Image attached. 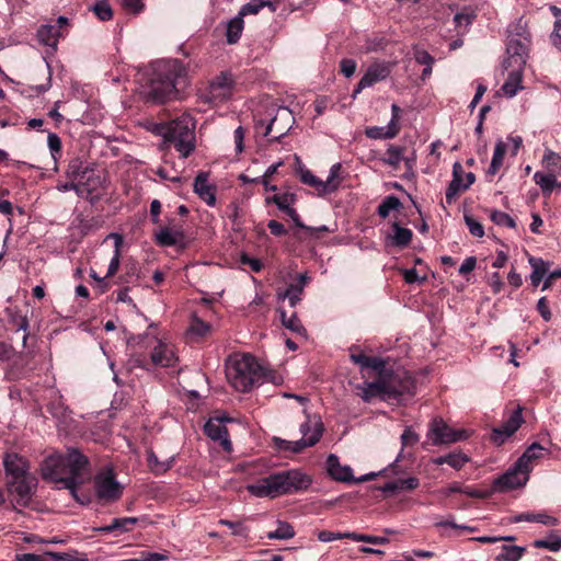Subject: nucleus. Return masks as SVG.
I'll return each mask as SVG.
<instances>
[{"label":"nucleus","mask_w":561,"mask_h":561,"mask_svg":"<svg viewBox=\"0 0 561 561\" xmlns=\"http://www.w3.org/2000/svg\"><path fill=\"white\" fill-rule=\"evenodd\" d=\"M8 491L16 505L26 507L37 486V479L35 476H26L20 479L8 480Z\"/></svg>","instance_id":"10"},{"label":"nucleus","mask_w":561,"mask_h":561,"mask_svg":"<svg viewBox=\"0 0 561 561\" xmlns=\"http://www.w3.org/2000/svg\"><path fill=\"white\" fill-rule=\"evenodd\" d=\"M194 192L203 199L208 206H215L216 196H215V186L208 183V174L205 172H199L193 185Z\"/></svg>","instance_id":"22"},{"label":"nucleus","mask_w":561,"mask_h":561,"mask_svg":"<svg viewBox=\"0 0 561 561\" xmlns=\"http://www.w3.org/2000/svg\"><path fill=\"white\" fill-rule=\"evenodd\" d=\"M523 422L522 408L518 407L502 426L493 428L491 434L492 443L501 446L520 427Z\"/></svg>","instance_id":"14"},{"label":"nucleus","mask_w":561,"mask_h":561,"mask_svg":"<svg viewBox=\"0 0 561 561\" xmlns=\"http://www.w3.org/2000/svg\"><path fill=\"white\" fill-rule=\"evenodd\" d=\"M507 147L506 144L502 140L496 141L493 157L488 169L489 175H495L501 167L503 165L504 156L506 153Z\"/></svg>","instance_id":"33"},{"label":"nucleus","mask_w":561,"mask_h":561,"mask_svg":"<svg viewBox=\"0 0 561 561\" xmlns=\"http://www.w3.org/2000/svg\"><path fill=\"white\" fill-rule=\"evenodd\" d=\"M523 68H518L511 71L507 80L502 85V90L504 94L508 98H513L516 93L523 89L522 80H523Z\"/></svg>","instance_id":"27"},{"label":"nucleus","mask_w":561,"mask_h":561,"mask_svg":"<svg viewBox=\"0 0 561 561\" xmlns=\"http://www.w3.org/2000/svg\"><path fill=\"white\" fill-rule=\"evenodd\" d=\"M352 540L358 542H368L373 545H385L389 542V539L387 537L363 535L357 533H354V536H352Z\"/></svg>","instance_id":"56"},{"label":"nucleus","mask_w":561,"mask_h":561,"mask_svg":"<svg viewBox=\"0 0 561 561\" xmlns=\"http://www.w3.org/2000/svg\"><path fill=\"white\" fill-rule=\"evenodd\" d=\"M474 16L472 12H459L455 15L454 21L457 26H468L472 23Z\"/></svg>","instance_id":"64"},{"label":"nucleus","mask_w":561,"mask_h":561,"mask_svg":"<svg viewBox=\"0 0 561 561\" xmlns=\"http://www.w3.org/2000/svg\"><path fill=\"white\" fill-rule=\"evenodd\" d=\"M138 522V518L136 517H123V518H115L112 520L110 525L100 527L98 531L100 533H113L118 531L119 534L127 533L131 529L134 525H136Z\"/></svg>","instance_id":"30"},{"label":"nucleus","mask_w":561,"mask_h":561,"mask_svg":"<svg viewBox=\"0 0 561 561\" xmlns=\"http://www.w3.org/2000/svg\"><path fill=\"white\" fill-rule=\"evenodd\" d=\"M294 124V116L287 107H279L274 117L266 124L262 121L255 123V128L259 130L264 127L263 136H271L272 140H279L284 137Z\"/></svg>","instance_id":"9"},{"label":"nucleus","mask_w":561,"mask_h":561,"mask_svg":"<svg viewBox=\"0 0 561 561\" xmlns=\"http://www.w3.org/2000/svg\"><path fill=\"white\" fill-rule=\"evenodd\" d=\"M150 358L153 365L160 367H173L178 362L173 347L161 340H157Z\"/></svg>","instance_id":"17"},{"label":"nucleus","mask_w":561,"mask_h":561,"mask_svg":"<svg viewBox=\"0 0 561 561\" xmlns=\"http://www.w3.org/2000/svg\"><path fill=\"white\" fill-rule=\"evenodd\" d=\"M280 320L282 324L298 334H304L306 332L304 325L301 324L300 320L298 319L296 313H293L290 317H287L286 312L284 310H280Z\"/></svg>","instance_id":"47"},{"label":"nucleus","mask_w":561,"mask_h":561,"mask_svg":"<svg viewBox=\"0 0 561 561\" xmlns=\"http://www.w3.org/2000/svg\"><path fill=\"white\" fill-rule=\"evenodd\" d=\"M300 181L304 184L313 187L318 192V195H327L325 185L323 184V181L313 175L311 171L300 168Z\"/></svg>","instance_id":"43"},{"label":"nucleus","mask_w":561,"mask_h":561,"mask_svg":"<svg viewBox=\"0 0 561 561\" xmlns=\"http://www.w3.org/2000/svg\"><path fill=\"white\" fill-rule=\"evenodd\" d=\"M390 66L389 64H373L367 69L366 73L362 77L356 88L353 91V96L355 98L358 93H360L364 89L374 85L375 83L385 80L390 75Z\"/></svg>","instance_id":"15"},{"label":"nucleus","mask_w":561,"mask_h":561,"mask_svg":"<svg viewBox=\"0 0 561 561\" xmlns=\"http://www.w3.org/2000/svg\"><path fill=\"white\" fill-rule=\"evenodd\" d=\"M463 168L460 162H455L453 165V180L450 181L446 194H445V201L448 205H451L457 196L466 191V188H462V185L465 184L463 181Z\"/></svg>","instance_id":"21"},{"label":"nucleus","mask_w":561,"mask_h":561,"mask_svg":"<svg viewBox=\"0 0 561 561\" xmlns=\"http://www.w3.org/2000/svg\"><path fill=\"white\" fill-rule=\"evenodd\" d=\"M535 548L548 549L552 552L561 550V536L557 531H551L545 539H537L533 542Z\"/></svg>","instance_id":"39"},{"label":"nucleus","mask_w":561,"mask_h":561,"mask_svg":"<svg viewBox=\"0 0 561 561\" xmlns=\"http://www.w3.org/2000/svg\"><path fill=\"white\" fill-rule=\"evenodd\" d=\"M165 141L173 145L182 158H187L195 149V121L191 115H182L171 121L163 131Z\"/></svg>","instance_id":"5"},{"label":"nucleus","mask_w":561,"mask_h":561,"mask_svg":"<svg viewBox=\"0 0 561 561\" xmlns=\"http://www.w3.org/2000/svg\"><path fill=\"white\" fill-rule=\"evenodd\" d=\"M490 219L499 226H506L510 228H515L516 222L515 220L507 215L506 213H503L501 210H492L490 213Z\"/></svg>","instance_id":"53"},{"label":"nucleus","mask_w":561,"mask_h":561,"mask_svg":"<svg viewBox=\"0 0 561 561\" xmlns=\"http://www.w3.org/2000/svg\"><path fill=\"white\" fill-rule=\"evenodd\" d=\"M433 445H443L460 442L467 438L466 431H456L447 425L443 419L436 417L432 421L427 433Z\"/></svg>","instance_id":"11"},{"label":"nucleus","mask_w":561,"mask_h":561,"mask_svg":"<svg viewBox=\"0 0 561 561\" xmlns=\"http://www.w3.org/2000/svg\"><path fill=\"white\" fill-rule=\"evenodd\" d=\"M318 539L321 542H330L337 539H352V536H354V533H334L329 530H321L318 533Z\"/></svg>","instance_id":"54"},{"label":"nucleus","mask_w":561,"mask_h":561,"mask_svg":"<svg viewBox=\"0 0 561 561\" xmlns=\"http://www.w3.org/2000/svg\"><path fill=\"white\" fill-rule=\"evenodd\" d=\"M400 206H401L400 199L394 195H390V196H387L381 202V204L378 206L377 214L381 218H387L389 216L390 211L398 209Z\"/></svg>","instance_id":"48"},{"label":"nucleus","mask_w":561,"mask_h":561,"mask_svg":"<svg viewBox=\"0 0 561 561\" xmlns=\"http://www.w3.org/2000/svg\"><path fill=\"white\" fill-rule=\"evenodd\" d=\"M188 71L180 59L159 61L150 79L147 100L164 103L178 96L188 85Z\"/></svg>","instance_id":"2"},{"label":"nucleus","mask_w":561,"mask_h":561,"mask_svg":"<svg viewBox=\"0 0 561 561\" xmlns=\"http://www.w3.org/2000/svg\"><path fill=\"white\" fill-rule=\"evenodd\" d=\"M266 203H274L277 205L278 209L287 213L288 209H291V205L296 203V194L294 193H284L276 194L272 197L266 198Z\"/></svg>","instance_id":"45"},{"label":"nucleus","mask_w":561,"mask_h":561,"mask_svg":"<svg viewBox=\"0 0 561 561\" xmlns=\"http://www.w3.org/2000/svg\"><path fill=\"white\" fill-rule=\"evenodd\" d=\"M205 433L213 440L219 442L226 451H231L232 444L229 439V434L226 425L219 419H210L205 424Z\"/></svg>","instance_id":"18"},{"label":"nucleus","mask_w":561,"mask_h":561,"mask_svg":"<svg viewBox=\"0 0 561 561\" xmlns=\"http://www.w3.org/2000/svg\"><path fill=\"white\" fill-rule=\"evenodd\" d=\"M528 479L529 474L517 470V465L515 463L506 473L494 480L491 491L492 493L506 492L508 490L520 488L526 484Z\"/></svg>","instance_id":"13"},{"label":"nucleus","mask_w":561,"mask_h":561,"mask_svg":"<svg viewBox=\"0 0 561 561\" xmlns=\"http://www.w3.org/2000/svg\"><path fill=\"white\" fill-rule=\"evenodd\" d=\"M87 170H89V167H83V162L79 158H75L68 164L67 175L79 182V179L83 178Z\"/></svg>","instance_id":"49"},{"label":"nucleus","mask_w":561,"mask_h":561,"mask_svg":"<svg viewBox=\"0 0 561 561\" xmlns=\"http://www.w3.org/2000/svg\"><path fill=\"white\" fill-rule=\"evenodd\" d=\"M400 131V127H396L394 124H388L386 127H367L365 135L370 139H392Z\"/></svg>","instance_id":"31"},{"label":"nucleus","mask_w":561,"mask_h":561,"mask_svg":"<svg viewBox=\"0 0 561 561\" xmlns=\"http://www.w3.org/2000/svg\"><path fill=\"white\" fill-rule=\"evenodd\" d=\"M404 148L389 145L387 149V156L382 157L380 161L387 165H390L392 169L397 170L399 168L400 162L403 159Z\"/></svg>","instance_id":"37"},{"label":"nucleus","mask_w":561,"mask_h":561,"mask_svg":"<svg viewBox=\"0 0 561 561\" xmlns=\"http://www.w3.org/2000/svg\"><path fill=\"white\" fill-rule=\"evenodd\" d=\"M147 463L151 472L154 474H162L167 472L173 463V458L170 457L163 461L159 460L153 451L147 453Z\"/></svg>","instance_id":"34"},{"label":"nucleus","mask_w":561,"mask_h":561,"mask_svg":"<svg viewBox=\"0 0 561 561\" xmlns=\"http://www.w3.org/2000/svg\"><path fill=\"white\" fill-rule=\"evenodd\" d=\"M157 240L161 245L170 247L178 242V236L170 229L164 228L157 234Z\"/></svg>","instance_id":"57"},{"label":"nucleus","mask_w":561,"mask_h":561,"mask_svg":"<svg viewBox=\"0 0 561 561\" xmlns=\"http://www.w3.org/2000/svg\"><path fill=\"white\" fill-rule=\"evenodd\" d=\"M545 450L546 449L540 444L533 443L515 462L517 470L529 474L534 468L533 463L542 457Z\"/></svg>","instance_id":"24"},{"label":"nucleus","mask_w":561,"mask_h":561,"mask_svg":"<svg viewBox=\"0 0 561 561\" xmlns=\"http://www.w3.org/2000/svg\"><path fill=\"white\" fill-rule=\"evenodd\" d=\"M265 7H267L272 12H275L277 9L276 4L271 1L252 0L241 7L238 15L243 20V16L249 14H257Z\"/></svg>","instance_id":"32"},{"label":"nucleus","mask_w":561,"mask_h":561,"mask_svg":"<svg viewBox=\"0 0 561 561\" xmlns=\"http://www.w3.org/2000/svg\"><path fill=\"white\" fill-rule=\"evenodd\" d=\"M107 238H113L115 241V250L114 255L110 262L107 273L105 277H111L115 275L119 267V259H121V247L123 244V237L118 233H111Z\"/></svg>","instance_id":"38"},{"label":"nucleus","mask_w":561,"mask_h":561,"mask_svg":"<svg viewBox=\"0 0 561 561\" xmlns=\"http://www.w3.org/2000/svg\"><path fill=\"white\" fill-rule=\"evenodd\" d=\"M543 163L549 170L561 174V156L558 153L547 149L543 154Z\"/></svg>","instance_id":"50"},{"label":"nucleus","mask_w":561,"mask_h":561,"mask_svg":"<svg viewBox=\"0 0 561 561\" xmlns=\"http://www.w3.org/2000/svg\"><path fill=\"white\" fill-rule=\"evenodd\" d=\"M81 186V195L87 193L88 195L99 193L104 187V176L101 172L89 168L82 179H79Z\"/></svg>","instance_id":"25"},{"label":"nucleus","mask_w":561,"mask_h":561,"mask_svg":"<svg viewBox=\"0 0 561 561\" xmlns=\"http://www.w3.org/2000/svg\"><path fill=\"white\" fill-rule=\"evenodd\" d=\"M7 318L9 320V323L12 324V327L20 331L22 330L24 332L23 334V345L25 346L28 334L26 333L28 321L25 316L21 314L20 311H18L15 308H7L4 310Z\"/></svg>","instance_id":"28"},{"label":"nucleus","mask_w":561,"mask_h":561,"mask_svg":"<svg viewBox=\"0 0 561 561\" xmlns=\"http://www.w3.org/2000/svg\"><path fill=\"white\" fill-rule=\"evenodd\" d=\"M514 523L520 522H530V523H540L547 526H556L558 524V519L553 516H550L546 513H522L512 518Z\"/></svg>","instance_id":"29"},{"label":"nucleus","mask_w":561,"mask_h":561,"mask_svg":"<svg viewBox=\"0 0 561 561\" xmlns=\"http://www.w3.org/2000/svg\"><path fill=\"white\" fill-rule=\"evenodd\" d=\"M94 488L102 503H113L121 499L123 486L116 480L113 469L106 468L94 477Z\"/></svg>","instance_id":"7"},{"label":"nucleus","mask_w":561,"mask_h":561,"mask_svg":"<svg viewBox=\"0 0 561 561\" xmlns=\"http://www.w3.org/2000/svg\"><path fill=\"white\" fill-rule=\"evenodd\" d=\"M526 552L525 547L502 546V552L495 557L496 561H519Z\"/></svg>","instance_id":"36"},{"label":"nucleus","mask_w":561,"mask_h":561,"mask_svg":"<svg viewBox=\"0 0 561 561\" xmlns=\"http://www.w3.org/2000/svg\"><path fill=\"white\" fill-rule=\"evenodd\" d=\"M300 433L302 434V438L296 442L277 438L278 447L284 450L300 453L305 448L316 445L322 436L323 424L317 417H308L306 422L301 423Z\"/></svg>","instance_id":"6"},{"label":"nucleus","mask_w":561,"mask_h":561,"mask_svg":"<svg viewBox=\"0 0 561 561\" xmlns=\"http://www.w3.org/2000/svg\"><path fill=\"white\" fill-rule=\"evenodd\" d=\"M528 263L533 268L531 274L534 275L545 277L549 272L550 263L540 257L530 256Z\"/></svg>","instance_id":"52"},{"label":"nucleus","mask_w":561,"mask_h":561,"mask_svg":"<svg viewBox=\"0 0 561 561\" xmlns=\"http://www.w3.org/2000/svg\"><path fill=\"white\" fill-rule=\"evenodd\" d=\"M306 283L307 276L305 274H300L298 282L289 284L284 293H278V297L280 299H288L290 307H296V305L301 300L300 296Z\"/></svg>","instance_id":"26"},{"label":"nucleus","mask_w":561,"mask_h":561,"mask_svg":"<svg viewBox=\"0 0 561 561\" xmlns=\"http://www.w3.org/2000/svg\"><path fill=\"white\" fill-rule=\"evenodd\" d=\"M3 466L8 480L20 479L32 473L28 471V462L18 454H7L3 459Z\"/></svg>","instance_id":"16"},{"label":"nucleus","mask_w":561,"mask_h":561,"mask_svg":"<svg viewBox=\"0 0 561 561\" xmlns=\"http://www.w3.org/2000/svg\"><path fill=\"white\" fill-rule=\"evenodd\" d=\"M227 378L232 387L241 392H248L255 385L268 379L265 369L250 354L230 362L227 367Z\"/></svg>","instance_id":"4"},{"label":"nucleus","mask_w":561,"mask_h":561,"mask_svg":"<svg viewBox=\"0 0 561 561\" xmlns=\"http://www.w3.org/2000/svg\"><path fill=\"white\" fill-rule=\"evenodd\" d=\"M59 36V30L54 25H42L37 31L38 41L44 45L56 46Z\"/></svg>","instance_id":"35"},{"label":"nucleus","mask_w":561,"mask_h":561,"mask_svg":"<svg viewBox=\"0 0 561 561\" xmlns=\"http://www.w3.org/2000/svg\"><path fill=\"white\" fill-rule=\"evenodd\" d=\"M341 170V163H335L330 168L329 176L323 181V184L325 185V194H331L339 188L342 181L340 176Z\"/></svg>","instance_id":"44"},{"label":"nucleus","mask_w":561,"mask_h":561,"mask_svg":"<svg viewBox=\"0 0 561 561\" xmlns=\"http://www.w3.org/2000/svg\"><path fill=\"white\" fill-rule=\"evenodd\" d=\"M394 482L398 484V493L403 491L415 490L420 485V480L415 477H409L407 479H397Z\"/></svg>","instance_id":"58"},{"label":"nucleus","mask_w":561,"mask_h":561,"mask_svg":"<svg viewBox=\"0 0 561 561\" xmlns=\"http://www.w3.org/2000/svg\"><path fill=\"white\" fill-rule=\"evenodd\" d=\"M232 88V76L221 72L210 81L208 88L201 94V99L204 103L218 105L231 96Z\"/></svg>","instance_id":"8"},{"label":"nucleus","mask_w":561,"mask_h":561,"mask_svg":"<svg viewBox=\"0 0 561 561\" xmlns=\"http://www.w3.org/2000/svg\"><path fill=\"white\" fill-rule=\"evenodd\" d=\"M506 51L508 54V66L515 65L518 68H523L525 66L528 51L526 41L511 38L507 43Z\"/></svg>","instance_id":"20"},{"label":"nucleus","mask_w":561,"mask_h":561,"mask_svg":"<svg viewBox=\"0 0 561 561\" xmlns=\"http://www.w3.org/2000/svg\"><path fill=\"white\" fill-rule=\"evenodd\" d=\"M466 225L470 233L474 237L481 238L484 234L483 226L470 216H465Z\"/></svg>","instance_id":"60"},{"label":"nucleus","mask_w":561,"mask_h":561,"mask_svg":"<svg viewBox=\"0 0 561 561\" xmlns=\"http://www.w3.org/2000/svg\"><path fill=\"white\" fill-rule=\"evenodd\" d=\"M534 181L540 186L545 194H550L557 186L561 187V183H558L554 174H545L542 172H536Z\"/></svg>","instance_id":"40"},{"label":"nucleus","mask_w":561,"mask_h":561,"mask_svg":"<svg viewBox=\"0 0 561 561\" xmlns=\"http://www.w3.org/2000/svg\"><path fill=\"white\" fill-rule=\"evenodd\" d=\"M447 465H449L451 468L456 469V470H459L461 469L465 463L469 460L468 457L463 454H455V453H451V454H448L447 455Z\"/></svg>","instance_id":"59"},{"label":"nucleus","mask_w":561,"mask_h":561,"mask_svg":"<svg viewBox=\"0 0 561 561\" xmlns=\"http://www.w3.org/2000/svg\"><path fill=\"white\" fill-rule=\"evenodd\" d=\"M419 440V435L413 432L410 427H407L401 435L402 446L414 445Z\"/></svg>","instance_id":"63"},{"label":"nucleus","mask_w":561,"mask_h":561,"mask_svg":"<svg viewBox=\"0 0 561 561\" xmlns=\"http://www.w3.org/2000/svg\"><path fill=\"white\" fill-rule=\"evenodd\" d=\"M122 4L125 10L133 14L140 13L145 7L142 0H122Z\"/></svg>","instance_id":"61"},{"label":"nucleus","mask_w":561,"mask_h":561,"mask_svg":"<svg viewBox=\"0 0 561 561\" xmlns=\"http://www.w3.org/2000/svg\"><path fill=\"white\" fill-rule=\"evenodd\" d=\"M92 10L101 21H108L113 18V10L110 3L105 0L98 1L93 5Z\"/></svg>","instance_id":"51"},{"label":"nucleus","mask_w":561,"mask_h":561,"mask_svg":"<svg viewBox=\"0 0 561 561\" xmlns=\"http://www.w3.org/2000/svg\"><path fill=\"white\" fill-rule=\"evenodd\" d=\"M295 536V530H294V527L286 523V522H282V520H278V527L276 530L274 531H270L266 537L268 539H278V540H284V539H290Z\"/></svg>","instance_id":"46"},{"label":"nucleus","mask_w":561,"mask_h":561,"mask_svg":"<svg viewBox=\"0 0 561 561\" xmlns=\"http://www.w3.org/2000/svg\"><path fill=\"white\" fill-rule=\"evenodd\" d=\"M209 330V324L198 318H194L190 325V333L196 336H205Z\"/></svg>","instance_id":"55"},{"label":"nucleus","mask_w":561,"mask_h":561,"mask_svg":"<svg viewBox=\"0 0 561 561\" xmlns=\"http://www.w3.org/2000/svg\"><path fill=\"white\" fill-rule=\"evenodd\" d=\"M311 478L298 469L275 472L257 479L247 486L254 496L276 499L285 494H293L307 490Z\"/></svg>","instance_id":"3"},{"label":"nucleus","mask_w":561,"mask_h":561,"mask_svg":"<svg viewBox=\"0 0 561 561\" xmlns=\"http://www.w3.org/2000/svg\"><path fill=\"white\" fill-rule=\"evenodd\" d=\"M243 25V20L239 15L228 22L226 36L229 44H236L239 41Z\"/></svg>","instance_id":"42"},{"label":"nucleus","mask_w":561,"mask_h":561,"mask_svg":"<svg viewBox=\"0 0 561 561\" xmlns=\"http://www.w3.org/2000/svg\"><path fill=\"white\" fill-rule=\"evenodd\" d=\"M550 41L556 48L561 50V18L556 20L553 24V31L550 35Z\"/></svg>","instance_id":"62"},{"label":"nucleus","mask_w":561,"mask_h":561,"mask_svg":"<svg viewBox=\"0 0 561 561\" xmlns=\"http://www.w3.org/2000/svg\"><path fill=\"white\" fill-rule=\"evenodd\" d=\"M356 389L358 391L357 394L365 402H370L376 397L387 399L386 390L390 389V387L385 386V376H379L377 380L365 382L363 386H357Z\"/></svg>","instance_id":"19"},{"label":"nucleus","mask_w":561,"mask_h":561,"mask_svg":"<svg viewBox=\"0 0 561 561\" xmlns=\"http://www.w3.org/2000/svg\"><path fill=\"white\" fill-rule=\"evenodd\" d=\"M394 233L391 237V242L393 245L399 248H405L412 240V231L408 228L400 227L398 222L393 224Z\"/></svg>","instance_id":"41"},{"label":"nucleus","mask_w":561,"mask_h":561,"mask_svg":"<svg viewBox=\"0 0 561 561\" xmlns=\"http://www.w3.org/2000/svg\"><path fill=\"white\" fill-rule=\"evenodd\" d=\"M327 470L329 476L340 482H353L354 477L348 466H342L339 457L331 454L327 459Z\"/></svg>","instance_id":"23"},{"label":"nucleus","mask_w":561,"mask_h":561,"mask_svg":"<svg viewBox=\"0 0 561 561\" xmlns=\"http://www.w3.org/2000/svg\"><path fill=\"white\" fill-rule=\"evenodd\" d=\"M42 477L45 480L72 486L82 484L89 479V460L76 448H69L65 455L48 456L41 466Z\"/></svg>","instance_id":"1"},{"label":"nucleus","mask_w":561,"mask_h":561,"mask_svg":"<svg viewBox=\"0 0 561 561\" xmlns=\"http://www.w3.org/2000/svg\"><path fill=\"white\" fill-rule=\"evenodd\" d=\"M385 386L391 389L386 390L387 399L397 398L404 393H411L414 389V381L405 371L385 375Z\"/></svg>","instance_id":"12"}]
</instances>
